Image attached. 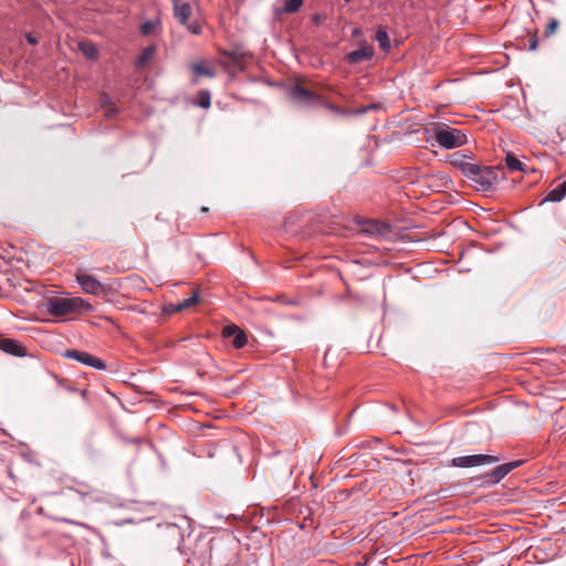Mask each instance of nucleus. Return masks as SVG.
Returning a JSON list of instances; mask_svg holds the SVG:
<instances>
[{"label": "nucleus", "instance_id": "1", "mask_svg": "<svg viewBox=\"0 0 566 566\" xmlns=\"http://www.w3.org/2000/svg\"><path fill=\"white\" fill-rule=\"evenodd\" d=\"M430 132L431 138L443 149L458 148L468 143V135L463 129L439 124L433 126Z\"/></svg>", "mask_w": 566, "mask_h": 566}, {"label": "nucleus", "instance_id": "2", "mask_svg": "<svg viewBox=\"0 0 566 566\" xmlns=\"http://www.w3.org/2000/svg\"><path fill=\"white\" fill-rule=\"evenodd\" d=\"M86 302L82 297H53L48 302V311L62 316L82 310Z\"/></svg>", "mask_w": 566, "mask_h": 566}, {"label": "nucleus", "instance_id": "3", "mask_svg": "<svg viewBox=\"0 0 566 566\" xmlns=\"http://www.w3.org/2000/svg\"><path fill=\"white\" fill-rule=\"evenodd\" d=\"M500 461V458L490 454L461 455L453 458L450 462L455 468H473L480 465H491Z\"/></svg>", "mask_w": 566, "mask_h": 566}, {"label": "nucleus", "instance_id": "4", "mask_svg": "<svg viewBox=\"0 0 566 566\" xmlns=\"http://www.w3.org/2000/svg\"><path fill=\"white\" fill-rule=\"evenodd\" d=\"M192 14V9L189 3H179V0H174V17L179 23L186 25L188 31L192 34L201 33V25L199 22H188Z\"/></svg>", "mask_w": 566, "mask_h": 566}, {"label": "nucleus", "instance_id": "5", "mask_svg": "<svg viewBox=\"0 0 566 566\" xmlns=\"http://www.w3.org/2000/svg\"><path fill=\"white\" fill-rule=\"evenodd\" d=\"M468 179L474 182L479 190L486 191L492 188L496 180V174L492 167H480L478 165L474 175L469 176Z\"/></svg>", "mask_w": 566, "mask_h": 566}, {"label": "nucleus", "instance_id": "6", "mask_svg": "<svg viewBox=\"0 0 566 566\" xmlns=\"http://www.w3.org/2000/svg\"><path fill=\"white\" fill-rule=\"evenodd\" d=\"M75 277L81 289L87 294L101 295L102 293L106 292V287L102 282H99L95 276L87 274L82 270H78L75 273Z\"/></svg>", "mask_w": 566, "mask_h": 566}, {"label": "nucleus", "instance_id": "7", "mask_svg": "<svg viewBox=\"0 0 566 566\" xmlns=\"http://www.w3.org/2000/svg\"><path fill=\"white\" fill-rule=\"evenodd\" d=\"M64 357L74 359L82 365L90 366L97 370H104L106 368V364L101 358L87 352L70 349L64 353Z\"/></svg>", "mask_w": 566, "mask_h": 566}, {"label": "nucleus", "instance_id": "8", "mask_svg": "<svg viewBox=\"0 0 566 566\" xmlns=\"http://www.w3.org/2000/svg\"><path fill=\"white\" fill-rule=\"evenodd\" d=\"M470 156L462 153H454L450 156V163L461 170L464 177L473 176L478 165L469 161Z\"/></svg>", "mask_w": 566, "mask_h": 566}, {"label": "nucleus", "instance_id": "9", "mask_svg": "<svg viewBox=\"0 0 566 566\" xmlns=\"http://www.w3.org/2000/svg\"><path fill=\"white\" fill-rule=\"evenodd\" d=\"M523 463L522 460H516L507 463H503L496 467L488 476L490 478L491 484H496L503 480L511 471L518 468Z\"/></svg>", "mask_w": 566, "mask_h": 566}, {"label": "nucleus", "instance_id": "10", "mask_svg": "<svg viewBox=\"0 0 566 566\" xmlns=\"http://www.w3.org/2000/svg\"><path fill=\"white\" fill-rule=\"evenodd\" d=\"M0 349L6 354L15 356V357H24L27 356V348L15 339L12 338H3L0 340Z\"/></svg>", "mask_w": 566, "mask_h": 566}, {"label": "nucleus", "instance_id": "11", "mask_svg": "<svg viewBox=\"0 0 566 566\" xmlns=\"http://www.w3.org/2000/svg\"><path fill=\"white\" fill-rule=\"evenodd\" d=\"M374 55V50L371 46H361L357 50H354L347 54V59L350 63H359L361 61L370 60Z\"/></svg>", "mask_w": 566, "mask_h": 566}, {"label": "nucleus", "instance_id": "12", "mask_svg": "<svg viewBox=\"0 0 566 566\" xmlns=\"http://www.w3.org/2000/svg\"><path fill=\"white\" fill-rule=\"evenodd\" d=\"M290 96L295 102L303 104H308L313 99L312 93L300 85H295L290 90Z\"/></svg>", "mask_w": 566, "mask_h": 566}, {"label": "nucleus", "instance_id": "13", "mask_svg": "<svg viewBox=\"0 0 566 566\" xmlns=\"http://www.w3.org/2000/svg\"><path fill=\"white\" fill-rule=\"evenodd\" d=\"M566 196V181L549 190L546 197L541 201V205L545 202H558Z\"/></svg>", "mask_w": 566, "mask_h": 566}, {"label": "nucleus", "instance_id": "14", "mask_svg": "<svg viewBox=\"0 0 566 566\" xmlns=\"http://www.w3.org/2000/svg\"><path fill=\"white\" fill-rule=\"evenodd\" d=\"M376 40L379 44V48L385 51V52H388L390 50V39H389V35L387 33V30L386 28L384 27H379L376 31Z\"/></svg>", "mask_w": 566, "mask_h": 566}, {"label": "nucleus", "instance_id": "15", "mask_svg": "<svg viewBox=\"0 0 566 566\" xmlns=\"http://www.w3.org/2000/svg\"><path fill=\"white\" fill-rule=\"evenodd\" d=\"M198 300H199V293L197 291H193L189 297L172 305V311L180 312L182 310H186V308L197 304Z\"/></svg>", "mask_w": 566, "mask_h": 566}, {"label": "nucleus", "instance_id": "16", "mask_svg": "<svg viewBox=\"0 0 566 566\" xmlns=\"http://www.w3.org/2000/svg\"><path fill=\"white\" fill-rule=\"evenodd\" d=\"M505 164L512 171H526V165L521 161L513 154H507L505 157Z\"/></svg>", "mask_w": 566, "mask_h": 566}, {"label": "nucleus", "instance_id": "17", "mask_svg": "<svg viewBox=\"0 0 566 566\" xmlns=\"http://www.w3.org/2000/svg\"><path fill=\"white\" fill-rule=\"evenodd\" d=\"M155 52H156V48L154 45L145 48L138 56L137 65L143 66V65L147 64L154 57Z\"/></svg>", "mask_w": 566, "mask_h": 566}, {"label": "nucleus", "instance_id": "18", "mask_svg": "<svg viewBox=\"0 0 566 566\" xmlns=\"http://www.w3.org/2000/svg\"><path fill=\"white\" fill-rule=\"evenodd\" d=\"M159 24H160L159 18H157L156 20H147L142 23L140 32L143 35H148L151 32H154Z\"/></svg>", "mask_w": 566, "mask_h": 566}, {"label": "nucleus", "instance_id": "19", "mask_svg": "<svg viewBox=\"0 0 566 566\" xmlns=\"http://www.w3.org/2000/svg\"><path fill=\"white\" fill-rule=\"evenodd\" d=\"M81 50L91 60L97 59L98 56L97 49L91 43H81Z\"/></svg>", "mask_w": 566, "mask_h": 566}, {"label": "nucleus", "instance_id": "20", "mask_svg": "<svg viewBox=\"0 0 566 566\" xmlns=\"http://www.w3.org/2000/svg\"><path fill=\"white\" fill-rule=\"evenodd\" d=\"M191 69L199 75H206L208 77L214 76V72L207 67L203 63H195L192 64Z\"/></svg>", "mask_w": 566, "mask_h": 566}, {"label": "nucleus", "instance_id": "21", "mask_svg": "<svg viewBox=\"0 0 566 566\" xmlns=\"http://www.w3.org/2000/svg\"><path fill=\"white\" fill-rule=\"evenodd\" d=\"M248 342L247 335L242 329H239L233 336L232 344L235 348H242L245 346Z\"/></svg>", "mask_w": 566, "mask_h": 566}, {"label": "nucleus", "instance_id": "22", "mask_svg": "<svg viewBox=\"0 0 566 566\" xmlns=\"http://www.w3.org/2000/svg\"><path fill=\"white\" fill-rule=\"evenodd\" d=\"M303 4V0H286L284 11L287 13H294L300 10Z\"/></svg>", "mask_w": 566, "mask_h": 566}, {"label": "nucleus", "instance_id": "23", "mask_svg": "<svg viewBox=\"0 0 566 566\" xmlns=\"http://www.w3.org/2000/svg\"><path fill=\"white\" fill-rule=\"evenodd\" d=\"M198 106L202 108H208L210 106V93L207 91H202L199 94Z\"/></svg>", "mask_w": 566, "mask_h": 566}, {"label": "nucleus", "instance_id": "24", "mask_svg": "<svg viewBox=\"0 0 566 566\" xmlns=\"http://www.w3.org/2000/svg\"><path fill=\"white\" fill-rule=\"evenodd\" d=\"M239 329L240 328L237 325H227L222 329V336L226 338L233 337Z\"/></svg>", "mask_w": 566, "mask_h": 566}, {"label": "nucleus", "instance_id": "25", "mask_svg": "<svg viewBox=\"0 0 566 566\" xmlns=\"http://www.w3.org/2000/svg\"><path fill=\"white\" fill-rule=\"evenodd\" d=\"M378 106L376 104H369V105H367L365 107L354 109L353 113L356 114V115H363V114L367 113L368 111L375 109Z\"/></svg>", "mask_w": 566, "mask_h": 566}, {"label": "nucleus", "instance_id": "26", "mask_svg": "<svg viewBox=\"0 0 566 566\" xmlns=\"http://www.w3.org/2000/svg\"><path fill=\"white\" fill-rule=\"evenodd\" d=\"M558 25V22L556 20H552L547 25V33L552 34L555 32L556 28Z\"/></svg>", "mask_w": 566, "mask_h": 566}, {"label": "nucleus", "instance_id": "27", "mask_svg": "<svg viewBox=\"0 0 566 566\" xmlns=\"http://www.w3.org/2000/svg\"><path fill=\"white\" fill-rule=\"evenodd\" d=\"M528 49L531 51H535L537 49V39L535 36H533L531 40H530V43H528Z\"/></svg>", "mask_w": 566, "mask_h": 566}, {"label": "nucleus", "instance_id": "28", "mask_svg": "<svg viewBox=\"0 0 566 566\" xmlns=\"http://www.w3.org/2000/svg\"><path fill=\"white\" fill-rule=\"evenodd\" d=\"M377 228V223L376 222H368L367 223V228H365V231L367 232H374Z\"/></svg>", "mask_w": 566, "mask_h": 566}, {"label": "nucleus", "instance_id": "29", "mask_svg": "<svg viewBox=\"0 0 566 566\" xmlns=\"http://www.w3.org/2000/svg\"><path fill=\"white\" fill-rule=\"evenodd\" d=\"M27 39H28V42L31 43V44H35L36 43L35 38L30 35V34L27 36Z\"/></svg>", "mask_w": 566, "mask_h": 566}, {"label": "nucleus", "instance_id": "30", "mask_svg": "<svg viewBox=\"0 0 566 566\" xmlns=\"http://www.w3.org/2000/svg\"><path fill=\"white\" fill-rule=\"evenodd\" d=\"M113 113H115V109H114V108L108 109V111H107V116H112V115H113Z\"/></svg>", "mask_w": 566, "mask_h": 566}, {"label": "nucleus", "instance_id": "31", "mask_svg": "<svg viewBox=\"0 0 566 566\" xmlns=\"http://www.w3.org/2000/svg\"><path fill=\"white\" fill-rule=\"evenodd\" d=\"M345 2H349L350 0H344Z\"/></svg>", "mask_w": 566, "mask_h": 566}]
</instances>
